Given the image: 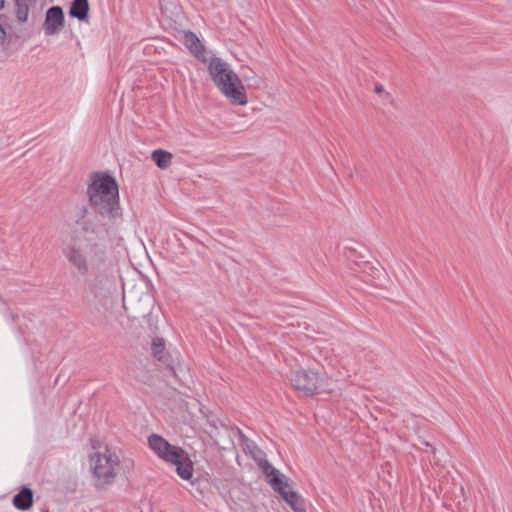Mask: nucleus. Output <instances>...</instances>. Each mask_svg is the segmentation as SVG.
<instances>
[{
  "mask_svg": "<svg viewBox=\"0 0 512 512\" xmlns=\"http://www.w3.org/2000/svg\"><path fill=\"white\" fill-rule=\"evenodd\" d=\"M209 75L219 91L233 104L246 105L248 98L239 76L219 57H213L208 65Z\"/></svg>",
  "mask_w": 512,
  "mask_h": 512,
  "instance_id": "7ed1b4c3",
  "label": "nucleus"
},
{
  "mask_svg": "<svg viewBox=\"0 0 512 512\" xmlns=\"http://www.w3.org/2000/svg\"><path fill=\"white\" fill-rule=\"evenodd\" d=\"M82 212H83L84 214H85V213H87V212H88V208H87V207H85V206H83V208H82Z\"/></svg>",
  "mask_w": 512,
  "mask_h": 512,
  "instance_id": "aec40b11",
  "label": "nucleus"
},
{
  "mask_svg": "<svg viewBox=\"0 0 512 512\" xmlns=\"http://www.w3.org/2000/svg\"><path fill=\"white\" fill-rule=\"evenodd\" d=\"M183 38L184 45L188 48L190 53L199 61L206 63L208 61L206 49L197 35L192 31H186L184 32Z\"/></svg>",
  "mask_w": 512,
  "mask_h": 512,
  "instance_id": "9d476101",
  "label": "nucleus"
},
{
  "mask_svg": "<svg viewBox=\"0 0 512 512\" xmlns=\"http://www.w3.org/2000/svg\"><path fill=\"white\" fill-rule=\"evenodd\" d=\"M374 92H375L376 94H379V95H380V94H384L386 98H390V97H391L390 93H389V92H386V91H385V89H384V87H383V85H382V84H380V83L375 84V86H374Z\"/></svg>",
  "mask_w": 512,
  "mask_h": 512,
  "instance_id": "dca6fc26",
  "label": "nucleus"
},
{
  "mask_svg": "<svg viewBox=\"0 0 512 512\" xmlns=\"http://www.w3.org/2000/svg\"><path fill=\"white\" fill-rule=\"evenodd\" d=\"M152 353H153V356L158 360V361H165L166 358H167V351H166V348H165V342L162 338H156L153 340V343H152Z\"/></svg>",
  "mask_w": 512,
  "mask_h": 512,
  "instance_id": "2eb2a0df",
  "label": "nucleus"
},
{
  "mask_svg": "<svg viewBox=\"0 0 512 512\" xmlns=\"http://www.w3.org/2000/svg\"><path fill=\"white\" fill-rule=\"evenodd\" d=\"M89 2L88 0H73L69 9V15L80 21L88 19Z\"/></svg>",
  "mask_w": 512,
  "mask_h": 512,
  "instance_id": "9b49d317",
  "label": "nucleus"
},
{
  "mask_svg": "<svg viewBox=\"0 0 512 512\" xmlns=\"http://www.w3.org/2000/svg\"><path fill=\"white\" fill-rule=\"evenodd\" d=\"M151 450L163 461L176 467L177 475L186 481H191L194 467L188 453L181 447L170 444L158 434H152L148 438Z\"/></svg>",
  "mask_w": 512,
  "mask_h": 512,
  "instance_id": "20e7f679",
  "label": "nucleus"
},
{
  "mask_svg": "<svg viewBox=\"0 0 512 512\" xmlns=\"http://www.w3.org/2000/svg\"><path fill=\"white\" fill-rule=\"evenodd\" d=\"M14 506L19 510H27L33 504V492L30 488L24 487L13 498Z\"/></svg>",
  "mask_w": 512,
  "mask_h": 512,
  "instance_id": "f8f14e48",
  "label": "nucleus"
},
{
  "mask_svg": "<svg viewBox=\"0 0 512 512\" xmlns=\"http://www.w3.org/2000/svg\"><path fill=\"white\" fill-rule=\"evenodd\" d=\"M110 268V266L108 267ZM109 269L97 272L98 275L91 284V293L98 304L109 308L117 299V283L113 275L108 274Z\"/></svg>",
  "mask_w": 512,
  "mask_h": 512,
  "instance_id": "0eeeda50",
  "label": "nucleus"
},
{
  "mask_svg": "<svg viewBox=\"0 0 512 512\" xmlns=\"http://www.w3.org/2000/svg\"><path fill=\"white\" fill-rule=\"evenodd\" d=\"M65 17L60 6H52L46 12L43 24L46 35H55L64 27Z\"/></svg>",
  "mask_w": 512,
  "mask_h": 512,
  "instance_id": "1a4fd4ad",
  "label": "nucleus"
},
{
  "mask_svg": "<svg viewBox=\"0 0 512 512\" xmlns=\"http://www.w3.org/2000/svg\"><path fill=\"white\" fill-rule=\"evenodd\" d=\"M88 227H81L73 232L65 242L63 254L68 262L81 274L106 271L111 261L99 245L92 243Z\"/></svg>",
  "mask_w": 512,
  "mask_h": 512,
  "instance_id": "f257e3e1",
  "label": "nucleus"
},
{
  "mask_svg": "<svg viewBox=\"0 0 512 512\" xmlns=\"http://www.w3.org/2000/svg\"><path fill=\"white\" fill-rule=\"evenodd\" d=\"M6 30L2 25H0V44L3 45L6 42Z\"/></svg>",
  "mask_w": 512,
  "mask_h": 512,
  "instance_id": "f3484780",
  "label": "nucleus"
},
{
  "mask_svg": "<svg viewBox=\"0 0 512 512\" xmlns=\"http://www.w3.org/2000/svg\"><path fill=\"white\" fill-rule=\"evenodd\" d=\"M152 160L160 169H167L172 163V154L166 150L157 149L151 154Z\"/></svg>",
  "mask_w": 512,
  "mask_h": 512,
  "instance_id": "ddd939ff",
  "label": "nucleus"
},
{
  "mask_svg": "<svg viewBox=\"0 0 512 512\" xmlns=\"http://www.w3.org/2000/svg\"><path fill=\"white\" fill-rule=\"evenodd\" d=\"M89 462L97 487L113 483L120 466V460L115 451L105 448L103 452L91 455Z\"/></svg>",
  "mask_w": 512,
  "mask_h": 512,
  "instance_id": "39448f33",
  "label": "nucleus"
},
{
  "mask_svg": "<svg viewBox=\"0 0 512 512\" xmlns=\"http://www.w3.org/2000/svg\"><path fill=\"white\" fill-rule=\"evenodd\" d=\"M5 0H0V11L4 8Z\"/></svg>",
  "mask_w": 512,
  "mask_h": 512,
  "instance_id": "6ab92c4d",
  "label": "nucleus"
},
{
  "mask_svg": "<svg viewBox=\"0 0 512 512\" xmlns=\"http://www.w3.org/2000/svg\"><path fill=\"white\" fill-rule=\"evenodd\" d=\"M243 77H244V79H245L246 81H249V80H251V79H253V78H254V77L252 76V74H249V75H243Z\"/></svg>",
  "mask_w": 512,
  "mask_h": 512,
  "instance_id": "a211bd4d",
  "label": "nucleus"
},
{
  "mask_svg": "<svg viewBox=\"0 0 512 512\" xmlns=\"http://www.w3.org/2000/svg\"><path fill=\"white\" fill-rule=\"evenodd\" d=\"M265 474L271 487L281 495L295 512H305L301 497L291 489L287 481L279 476L278 470L268 465L265 468Z\"/></svg>",
  "mask_w": 512,
  "mask_h": 512,
  "instance_id": "6e6552de",
  "label": "nucleus"
},
{
  "mask_svg": "<svg viewBox=\"0 0 512 512\" xmlns=\"http://www.w3.org/2000/svg\"><path fill=\"white\" fill-rule=\"evenodd\" d=\"M323 381L320 373L311 368H298L293 370L290 375L292 387L306 397L320 393Z\"/></svg>",
  "mask_w": 512,
  "mask_h": 512,
  "instance_id": "423d86ee",
  "label": "nucleus"
},
{
  "mask_svg": "<svg viewBox=\"0 0 512 512\" xmlns=\"http://www.w3.org/2000/svg\"><path fill=\"white\" fill-rule=\"evenodd\" d=\"M33 0H15V13L19 23H25L29 16V5Z\"/></svg>",
  "mask_w": 512,
  "mask_h": 512,
  "instance_id": "4468645a",
  "label": "nucleus"
},
{
  "mask_svg": "<svg viewBox=\"0 0 512 512\" xmlns=\"http://www.w3.org/2000/svg\"><path fill=\"white\" fill-rule=\"evenodd\" d=\"M87 196L91 207L104 219L112 222L122 220L119 186L111 174L92 172L87 183Z\"/></svg>",
  "mask_w": 512,
  "mask_h": 512,
  "instance_id": "f03ea898",
  "label": "nucleus"
}]
</instances>
